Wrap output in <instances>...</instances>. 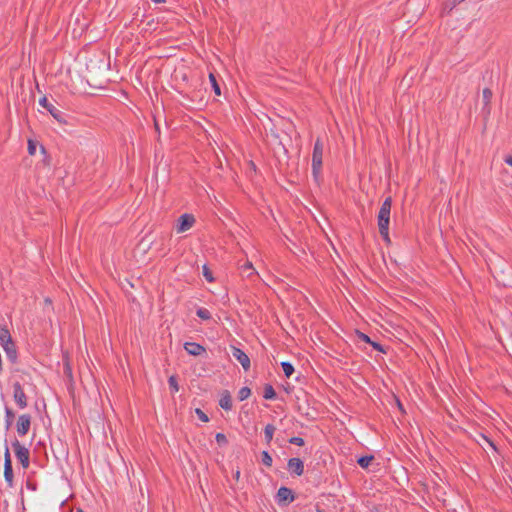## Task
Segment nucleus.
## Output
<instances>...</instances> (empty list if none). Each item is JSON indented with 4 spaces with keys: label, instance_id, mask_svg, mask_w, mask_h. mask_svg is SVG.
Here are the masks:
<instances>
[{
    "label": "nucleus",
    "instance_id": "nucleus-23",
    "mask_svg": "<svg viewBox=\"0 0 512 512\" xmlns=\"http://www.w3.org/2000/svg\"><path fill=\"white\" fill-rule=\"evenodd\" d=\"M261 462L266 467H271L273 463V459L268 451L261 452Z\"/></svg>",
    "mask_w": 512,
    "mask_h": 512
},
{
    "label": "nucleus",
    "instance_id": "nucleus-2",
    "mask_svg": "<svg viewBox=\"0 0 512 512\" xmlns=\"http://www.w3.org/2000/svg\"><path fill=\"white\" fill-rule=\"evenodd\" d=\"M11 444L17 460L19 461L23 469H27L30 465L29 449L22 445L20 441L16 438L12 441Z\"/></svg>",
    "mask_w": 512,
    "mask_h": 512
},
{
    "label": "nucleus",
    "instance_id": "nucleus-34",
    "mask_svg": "<svg viewBox=\"0 0 512 512\" xmlns=\"http://www.w3.org/2000/svg\"><path fill=\"white\" fill-rule=\"evenodd\" d=\"M36 152V143L33 140H28V153L34 155Z\"/></svg>",
    "mask_w": 512,
    "mask_h": 512
},
{
    "label": "nucleus",
    "instance_id": "nucleus-7",
    "mask_svg": "<svg viewBox=\"0 0 512 512\" xmlns=\"http://www.w3.org/2000/svg\"><path fill=\"white\" fill-rule=\"evenodd\" d=\"M13 399L20 409L28 406V398L20 382L13 383Z\"/></svg>",
    "mask_w": 512,
    "mask_h": 512
},
{
    "label": "nucleus",
    "instance_id": "nucleus-30",
    "mask_svg": "<svg viewBox=\"0 0 512 512\" xmlns=\"http://www.w3.org/2000/svg\"><path fill=\"white\" fill-rule=\"evenodd\" d=\"M356 335L358 337V339L362 340L363 342L365 343H372V339L365 333L359 331V330H356Z\"/></svg>",
    "mask_w": 512,
    "mask_h": 512
},
{
    "label": "nucleus",
    "instance_id": "nucleus-22",
    "mask_svg": "<svg viewBox=\"0 0 512 512\" xmlns=\"http://www.w3.org/2000/svg\"><path fill=\"white\" fill-rule=\"evenodd\" d=\"M379 233L386 244H390L391 240L389 237V225L378 226Z\"/></svg>",
    "mask_w": 512,
    "mask_h": 512
},
{
    "label": "nucleus",
    "instance_id": "nucleus-9",
    "mask_svg": "<svg viewBox=\"0 0 512 512\" xmlns=\"http://www.w3.org/2000/svg\"><path fill=\"white\" fill-rule=\"evenodd\" d=\"M194 224H195V217L193 214H189V213L182 214L177 220L176 231H177V233H183V232L189 230L190 228H192Z\"/></svg>",
    "mask_w": 512,
    "mask_h": 512
},
{
    "label": "nucleus",
    "instance_id": "nucleus-13",
    "mask_svg": "<svg viewBox=\"0 0 512 512\" xmlns=\"http://www.w3.org/2000/svg\"><path fill=\"white\" fill-rule=\"evenodd\" d=\"M5 353H6V356H7V359L12 363V364H15L17 363V360H18V352H17V347L14 343V341L10 342L9 344H6L4 346H2Z\"/></svg>",
    "mask_w": 512,
    "mask_h": 512
},
{
    "label": "nucleus",
    "instance_id": "nucleus-29",
    "mask_svg": "<svg viewBox=\"0 0 512 512\" xmlns=\"http://www.w3.org/2000/svg\"><path fill=\"white\" fill-rule=\"evenodd\" d=\"M203 276L208 282L214 281L212 271L206 265L203 266Z\"/></svg>",
    "mask_w": 512,
    "mask_h": 512
},
{
    "label": "nucleus",
    "instance_id": "nucleus-12",
    "mask_svg": "<svg viewBox=\"0 0 512 512\" xmlns=\"http://www.w3.org/2000/svg\"><path fill=\"white\" fill-rule=\"evenodd\" d=\"M184 349L189 355L192 356H199L206 351L204 346L195 342H186L184 344Z\"/></svg>",
    "mask_w": 512,
    "mask_h": 512
},
{
    "label": "nucleus",
    "instance_id": "nucleus-36",
    "mask_svg": "<svg viewBox=\"0 0 512 512\" xmlns=\"http://www.w3.org/2000/svg\"><path fill=\"white\" fill-rule=\"evenodd\" d=\"M65 373L68 374L69 376L72 375L71 368L68 363L65 365Z\"/></svg>",
    "mask_w": 512,
    "mask_h": 512
},
{
    "label": "nucleus",
    "instance_id": "nucleus-32",
    "mask_svg": "<svg viewBox=\"0 0 512 512\" xmlns=\"http://www.w3.org/2000/svg\"><path fill=\"white\" fill-rule=\"evenodd\" d=\"M370 345L377 351L381 352V353H384L386 354L387 353V348H385L382 344H380L379 342H376V341H373L372 340V343H370Z\"/></svg>",
    "mask_w": 512,
    "mask_h": 512
},
{
    "label": "nucleus",
    "instance_id": "nucleus-3",
    "mask_svg": "<svg viewBox=\"0 0 512 512\" xmlns=\"http://www.w3.org/2000/svg\"><path fill=\"white\" fill-rule=\"evenodd\" d=\"M39 104L45 108L51 116L59 123L61 124H67L66 115L57 109L46 96H43L39 99Z\"/></svg>",
    "mask_w": 512,
    "mask_h": 512
},
{
    "label": "nucleus",
    "instance_id": "nucleus-25",
    "mask_svg": "<svg viewBox=\"0 0 512 512\" xmlns=\"http://www.w3.org/2000/svg\"><path fill=\"white\" fill-rule=\"evenodd\" d=\"M281 367L283 369L284 375L289 378L294 373V366L290 362H282Z\"/></svg>",
    "mask_w": 512,
    "mask_h": 512
},
{
    "label": "nucleus",
    "instance_id": "nucleus-21",
    "mask_svg": "<svg viewBox=\"0 0 512 512\" xmlns=\"http://www.w3.org/2000/svg\"><path fill=\"white\" fill-rule=\"evenodd\" d=\"M209 81L211 83V87L215 93L216 96H220L221 95V88H220V85L217 81V78L215 76V74L213 73H210L209 74Z\"/></svg>",
    "mask_w": 512,
    "mask_h": 512
},
{
    "label": "nucleus",
    "instance_id": "nucleus-26",
    "mask_svg": "<svg viewBox=\"0 0 512 512\" xmlns=\"http://www.w3.org/2000/svg\"><path fill=\"white\" fill-rule=\"evenodd\" d=\"M251 395V389L249 387H242L238 392V399L244 401Z\"/></svg>",
    "mask_w": 512,
    "mask_h": 512
},
{
    "label": "nucleus",
    "instance_id": "nucleus-14",
    "mask_svg": "<svg viewBox=\"0 0 512 512\" xmlns=\"http://www.w3.org/2000/svg\"><path fill=\"white\" fill-rule=\"evenodd\" d=\"M219 406L226 411H229L232 409V398H231L230 392L228 390L222 391L221 397L219 400Z\"/></svg>",
    "mask_w": 512,
    "mask_h": 512
},
{
    "label": "nucleus",
    "instance_id": "nucleus-24",
    "mask_svg": "<svg viewBox=\"0 0 512 512\" xmlns=\"http://www.w3.org/2000/svg\"><path fill=\"white\" fill-rule=\"evenodd\" d=\"M196 315L202 320H210L212 317L210 311L203 307L197 309Z\"/></svg>",
    "mask_w": 512,
    "mask_h": 512
},
{
    "label": "nucleus",
    "instance_id": "nucleus-33",
    "mask_svg": "<svg viewBox=\"0 0 512 512\" xmlns=\"http://www.w3.org/2000/svg\"><path fill=\"white\" fill-rule=\"evenodd\" d=\"M195 413L202 422L209 421V417L207 416V414L204 411H202L200 408H196Z\"/></svg>",
    "mask_w": 512,
    "mask_h": 512
},
{
    "label": "nucleus",
    "instance_id": "nucleus-38",
    "mask_svg": "<svg viewBox=\"0 0 512 512\" xmlns=\"http://www.w3.org/2000/svg\"><path fill=\"white\" fill-rule=\"evenodd\" d=\"M234 478H235L237 481L239 480V478H240V471H239V470H237V471L235 472V474H234Z\"/></svg>",
    "mask_w": 512,
    "mask_h": 512
},
{
    "label": "nucleus",
    "instance_id": "nucleus-41",
    "mask_svg": "<svg viewBox=\"0 0 512 512\" xmlns=\"http://www.w3.org/2000/svg\"><path fill=\"white\" fill-rule=\"evenodd\" d=\"M397 404H398V408H400L401 410H403V407H402V404L399 400H397Z\"/></svg>",
    "mask_w": 512,
    "mask_h": 512
},
{
    "label": "nucleus",
    "instance_id": "nucleus-10",
    "mask_svg": "<svg viewBox=\"0 0 512 512\" xmlns=\"http://www.w3.org/2000/svg\"><path fill=\"white\" fill-rule=\"evenodd\" d=\"M232 356L242 365L245 371L250 369L251 363L249 356L240 348L231 346Z\"/></svg>",
    "mask_w": 512,
    "mask_h": 512
},
{
    "label": "nucleus",
    "instance_id": "nucleus-5",
    "mask_svg": "<svg viewBox=\"0 0 512 512\" xmlns=\"http://www.w3.org/2000/svg\"><path fill=\"white\" fill-rule=\"evenodd\" d=\"M391 206L392 198L389 196L383 201L379 209L377 216L378 226H385L390 224Z\"/></svg>",
    "mask_w": 512,
    "mask_h": 512
},
{
    "label": "nucleus",
    "instance_id": "nucleus-37",
    "mask_svg": "<svg viewBox=\"0 0 512 512\" xmlns=\"http://www.w3.org/2000/svg\"><path fill=\"white\" fill-rule=\"evenodd\" d=\"M505 163H507L508 165L512 166V156H507L505 159H504Z\"/></svg>",
    "mask_w": 512,
    "mask_h": 512
},
{
    "label": "nucleus",
    "instance_id": "nucleus-15",
    "mask_svg": "<svg viewBox=\"0 0 512 512\" xmlns=\"http://www.w3.org/2000/svg\"><path fill=\"white\" fill-rule=\"evenodd\" d=\"M492 95H493L492 91L489 88L483 89V92H482V101H483L482 111L486 115L490 114V102H491V99H492Z\"/></svg>",
    "mask_w": 512,
    "mask_h": 512
},
{
    "label": "nucleus",
    "instance_id": "nucleus-27",
    "mask_svg": "<svg viewBox=\"0 0 512 512\" xmlns=\"http://www.w3.org/2000/svg\"><path fill=\"white\" fill-rule=\"evenodd\" d=\"M216 442L220 447L228 445V439L224 433H217L215 436Z\"/></svg>",
    "mask_w": 512,
    "mask_h": 512
},
{
    "label": "nucleus",
    "instance_id": "nucleus-19",
    "mask_svg": "<svg viewBox=\"0 0 512 512\" xmlns=\"http://www.w3.org/2000/svg\"><path fill=\"white\" fill-rule=\"evenodd\" d=\"M277 397L276 391L271 384H265L263 398L266 400H274Z\"/></svg>",
    "mask_w": 512,
    "mask_h": 512
},
{
    "label": "nucleus",
    "instance_id": "nucleus-39",
    "mask_svg": "<svg viewBox=\"0 0 512 512\" xmlns=\"http://www.w3.org/2000/svg\"><path fill=\"white\" fill-rule=\"evenodd\" d=\"M151 1L154 3H164L165 2V0H151Z\"/></svg>",
    "mask_w": 512,
    "mask_h": 512
},
{
    "label": "nucleus",
    "instance_id": "nucleus-42",
    "mask_svg": "<svg viewBox=\"0 0 512 512\" xmlns=\"http://www.w3.org/2000/svg\"><path fill=\"white\" fill-rule=\"evenodd\" d=\"M75 512H85V511L82 508L78 507V508H76Z\"/></svg>",
    "mask_w": 512,
    "mask_h": 512
},
{
    "label": "nucleus",
    "instance_id": "nucleus-31",
    "mask_svg": "<svg viewBox=\"0 0 512 512\" xmlns=\"http://www.w3.org/2000/svg\"><path fill=\"white\" fill-rule=\"evenodd\" d=\"M289 443L297 446H303L305 444V441L302 437L293 436L289 439Z\"/></svg>",
    "mask_w": 512,
    "mask_h": 512
},
{
    "label": "nucleus",
    "instance_id": "nucleus-20",
    "mask_svg": "<svg viewBox=\"0 0 512 512\" xmlns=\"http://www.w3.org/2000/svg\"><path fill=\"white\" fill-rule=\"evenodd\" d=\"M374 460V456L373 455H364V456H361L357 459V464L363 468V469H367L370 465V463Z\"/></svg>",
    "mask_w": 512,
    "mask_h": 512
},
{
    "label": "nucleus",
    "instance_id": "nucleus-17",
    "mask_svg": "<svg viewBox=\"0 0 512 512\" xmlns=\"http://www.w3.org/2000/svg\"><path fill=\"white\" fill-rule=\"evenodd\" d=\"M15 420V412L9 406H5V430L8 431Z\"/></svg>",
    "mask_w": 512,
    "mask_h": 512
},
{
    "label": "nucleus",
    "instance_id": "nucleus-6",
    "mask_svg": "<svg viewBox=\"0 0 512 512\" xmlns=\"http://www.w3.org/2000/svg\"><path fill=\"white\" fill-rule=\"evenodd\" d=\"M4 478L7 482L8 487H13L14 485V474H13V466L11 460V454L7 444L5 445L4 452Z\"/></svg>",
    "mask_w": 512,
    "mask_h": 512
},
{
    "label": "nucleus",
    "instance_id": "nucleus-1",
    "mask_svg": "<svg viewBox=\"0 0 512 512\" xmlns=\"http://www.w3.org/2000/svg\"><path fill=\"white\" fill-rule=\"evenodd\" d=\"M322 157H323V143L317 138L312 152V174L316 181L321 176L322 169Z\"/></svg>",
    "mask_w": 512,
    "mask_h": 512
},
{
    "label": "nucleus",
    "instance_id": "nucleus-43",
    "mask_svg": "<svg viewBox=\"0 0 512 512\" xmlns=\"http://www.w3.org/2000/svg\"><path fill=\"white\" fill-rule=\"evenodd\" d=\"M316 512H325L323 509L317 508Z\"/></svg>",
    "mask_w": 512,
    "mask_h": 512
},
{
    "label": "nucleus",
    "instance_id": "nucleus-35",
    "mask_svg": "<svg viewBox=\"0 0 512 512\" xmlns=\"http://www.w3.org/2000/svg\"><path fill=\"white\" fill-rule=\"evenodd\" d=\"M242 269L243 270H251V273L249 274L252 275V274H256L255 272V269L253 268V265L251 262H246L243 266H242Z\"/></svg>",
    "mask_w": 512,
    "mask_h": 512
},
{
    "label": "nucleus",
    "instance_id": "nucleus-4",
    "mask_svg": "<svg viewBox=\"0 0 512 512\" xmlns=\"http://www.w3.org/2000/svg\"><path fill=\"white\" fill-rule=\"evenodd\" d=\"M296 499L295 492L286 486H281L275 496V500L280 507L287 506Z\"/></svg>",
    "mask_w": 512,
    "mask_h": 512
},
{
    "label": "nucleus",
    "instance_id": "nucleus-28",
    "mask_svg": "<svg viewBox=\"0 0 512 512\" xmlns=\"http://www.w3.org/2000/svg\"><path fill=\"white\" fill-rule=\"evenodd\" d=\"M168 384L173 391L177 392L179 390V385L176 376H170L168 379Z\"/></svg>",
    "mask_w": 512,
    "mask_h": 512
},
{
    "label": "nucleus",
    "instance_id": "nucleus-11",
    "mask_svg": "<svg viewBox=\"0 0 512 512\" xmlns=\"http://www.w3.org/2000/svg\"><path fill=\"white\" fill-rule=\"evenodd\" d=\"M287 469L291 474L301 476L304 473V463L300 458H290L287 463Z\"/></svg>",
    "mask_w": 512,
    "mask_h": 512
},
{
    "label": "nucleus",
    "instance_id": "nucleus-16",
    "mask_svg": "<svg viewBox=\"0 0 512 512\" xmlns=\"http://www.w3.org/2000/svg\"><path fill=\"white\" fill-rule=\"evenodd\" d=\"M13 339L11 337L10 331L6 325H0V344L2 346L9 344Z\"/></svg>",
    "mask_w": 512,
    "mask_h": 512
},
{
    "label": "nucleus",
    "instance_id": "nucleus-8",
    "mask_svg": "<svg viewBox=\"0 0 512 512\" xmlns=\"http://www.w3.org/2000/svg\"><path fill=\"white\" fill-rule=\"evenodd\" d=\"M32 417L30 414L25 413L18 416L16 421V431L20 437L28 434L31 428Z\"/></svg>",
    "mask_w": 512,
    "mask_h": 512
},
{
    "label": "nucleus",
    "instance_id": "nucleus-18",
    "mask_svg": "<svg viewBox=\"0 0 512 512\" xmlns=\"http://www.w3.org/2000/svg\"><path fill=\"white\" fill-rule=\"evenodd\" d=\"M276 428L273 424H267L264 428V438L267 445L273 440V435Z\"/></svg>",
    "mask_w": 512,
    "mask_h": 512
},
{
    "label": "nucleus",
    "instance_id": "nucleus-40",
    "mask_svg": "<svg viewBox=\"0 0 512 512\" xmlns=\"http://www.w3.org/2000/svg\"><path fill=\"white\" fill-rule=\"evenodd\" d=\"M155 130H156L157 132H159V131H160L159 125H158V123H157L156 121H155Z\"/></svg>",
    "mask_w": 512,
    "mask_h": 512
}]
</instances>
